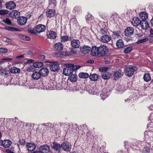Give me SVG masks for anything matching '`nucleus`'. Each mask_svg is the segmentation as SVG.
I'll list each match as a JSON object with an SVG mask.
<instances>
[{
    "mask_svg": "<svg viewBox=\"0 0 153 153\" xmlns=\"http://www.w3.org/2000/svg\"><path fill=\"white\" fill-rule=\"evenodd\" d=\"M108 51L107 47L104 45H101L99 47L94 46L92 47L91 54L93 56H103L106 55Z\"/></svg>",
    "mask_w": 153,
    "mask_h": 153,
    "instance_id": "1",
    "label": "nucleus"
},
{
    "mask_svg": "<svg viewBox=\"0 0 153 153\" xmlns=\"http://www.w3.org/2000/svg\"><path fill=\"white\" fill-rule=\"evenodd\" d=\"M66 67L63 70V74L66 76H69L73 72L72 66H73V64L66 63L64 64Z\"/></svg>",
    "mask_w": 153,
    "mask_h": 153,
    "instance_id": "2",
    "label": "nucleus"
},
{
    "mask_svg": "<svg viewBox=\"0 0 153 153\" xmlns=\"http://www.w3.org/2000/svg\"><path fill=\"white\" fill-rule=\"evenodd\" d=\"M137 69V68L135 66L127 67L125 70L126 75L128 76H132L134 73L136 71Z\"/></svg>",
    "mask_w": 153,
    "mask_h": 153,
    "instance_id": "3",
    "label": "nucleus"
},
{
    "mask_svg": "<svg viewBox=\"0 0 153 153\" xmlns=\"http://www.w3.org/2000/svg\"><path fill=\"white\" fill-rule=\"evenodd\" d=\"M49 151V146L45 145L40 146L39 148V151H36L34 153H48Z\"/></svg>",
    "mask_w": 153,
    "mask_h": 153,
    "instance_id": "4",
    "label": "nucleus"
},
{
    "mask_svg": "<svg viewBox=\"0 0 153 153\" xmlns=\"http://www.w3.org/2000/svg\"><path fill=\"white\" fill-rule=\"evenodd\" d=\"M61 147L64 151L69 152L71 149V146L69 143L65 142L61 144Z\"/></svg>",
    "mask_w": 153,
    "mask_h": 153,
    "instance_id": "5",
    "label": "nucleus"
},
{
    "mask_svg": "<svg viewBox=\"0 0 153 153\" xmlns=\"http://www.w3.org/2000/svg\"><path fill=\"white\" fill-rule=\"evenodd\" d=\"M80 52L84 54L88 53L91 50L90 47L85 45L81 46L80 48Z\"/></svg>",
    "mask_w": 153,
    "mask_h": 153,
    "instance_id": "6",
    "label": "nucleus"
},
{
    "mask_svg": "<svg viewBox=\"0 0 153 153\" xmlns=\"http://www.w3.org/2000/svg\"><path fill=\"white\" fill-rule=\"evenodd\" d=\"M80 42L78 39H73L71 41V46L75 48H78L80 46Z\"/></svg>",
    "mask_w": 153,
    "mask_h": 153,
    "instance_id": "7",
    "label": "nucleus"
},
{
    "mask_svg": "<svg viewBox=\"0 0 153 153\" xmlns=\"http://www.w3.org/2000/svg\"><path fill=\"white\" fill-rule=\"evenodd\" d=\"M26 146L28 151L31 152L34 150L36 147V145L33 143H27Z\"/></svg>",
    "mask_w": 153,
    "mask_h": 153,
    "instance_id": "8",
    "label": "nucleus"
},
{
    "mask_svg": "<svg viewBox=\"0 0 153 153\" xmlns=\"http://www.w3.org/2000/svg\"><path fill=\"white\" fill-rule=\"evenodd\" d=\"M51 147L55 151L59 152L62 148L61 145L56 142H53L51 145Z\"/></svg>",
    "mask_w": 153,
    "mask_h": 153,
    "instance_id": "9",
    "label": "nucleus"
},
{
    "mask_svg": "<svg viewBox=\"0 0 153 153\" xmlns=\"http://www.w3.org/2000/svg\"><path fill=\"white\" fill-rule=\"evenodd\" d=\"M134 29L131 27H127L124 31L125 36H131L134 33Z\"/></svg>",
    "mask_w": 153,
    "mask_h": 153,
    "instance_id": "10",
    "label": "nucleus"
},
{
    "mask_svg": "<svg viewBox=\"0 0 153 153\" xmlns=\"http://www.w3.org/2000/svg\"><path fill=\"white\" fill-rule=\"evenodd\" d=\"M27 19L26 17L21 16L17 20L18 24L21 25H25L27 22Z\"/></svg>",
    "mask_w": 153,
    "mask_h": 153,
    "instance_id": "11",
    "label": "nucleus"
},
{
    "mask_svg": "<svg viewBox=\"0 0 153 153\" xmlns=\"http://www.w3.org/2000/svg\"><path fill=\"white\" fill-rule=\"evenodd\" d=\"M59 65L55 62L52 63L50 66V69L52 71H57L59 69Z\"/></svg>",
    "mask_w": 153,
    "mask_h": 153,
    "instance_id": "12",
    "label": "nucleus"
},
{
    "mask_svg": "<svg viewBox=\"0 0 153 153\" xmlns=\"http://www.w3.org/2000/svg\"><path fill=\"white\" fill-rule=\"evenodd\" d=\"M45 30V27L44 25L39 24L38 25L36 28V31L37 33H40L44 31Z\"/></svg>",
    "mask_w": 153,
    "mask_h": 153,
    "instance_id": "13",
    "label": "nucleus"
},
{
    "mask_svg": "<svg viewBox=\"0 0 153 153\" xmlns=\"http://www.w3.org/2000/svg\"><path fill=\"white\" fill-rule=\"evenodd\" d=\"M12 143V142L6 139L1 140V144L2 146L5 148L9 147L11 145Z\"/></svg>",
    "mask_w": 153,
    "mask_h": 153,
    "instance_id": "14",
    "label": "nucleus"
},
{
    "mask_svg": "<svg viewBox=\"0 0 153 153\" xmlns=\"http://www.w3.org/2000/svg\"><path fill=\"white\" fill-rule=\"evenodd\" d=\"M100 39L102 42L106 43L111 40V37L108 35L105 34L101 36Z\"/></svg>",
    "mask_w": 153,
    "mask_h": 153,
    "instance_id": "15",
    "label": "nucleus"
},
{
    "mask_svg": "<svg viewBox=\"0 0 153 153\" xmlns=\"http://www.w3.org/2000/svg\"><path fill=\"white\" fill-rule=\"evenodd\" d=\"M6 7L7 8L11 10L14 9L16 6V4L12 1H10L6 3L5 4Z\"/></svg>",
    "mask_w": 153,
    "mask_h": 153,
    "instance_id": "16",
    "label": "nucleus"
},
{
    "mask_svg": "<svg viewBox=\"0 0 153 153\" xmlns=\"http://www.w3.org/2000/svg\"><path fill=\"white\" fill-rule=\"evenodd\" d=\"M39 73L41 76H47L48 74V70L46 68H42L40 69Z\"/></svg>",
    "mask_w": 153,
    "mask_h": 153,
    "instance_id": "17",
    "label": "nucleus"
},
{
    "mask_svg": "<svg viewBox=\"0 0 153 153\" xmlns=\"http://www.w3.org/2000/svg\"><path fill=\"white\" fill-rule=\"evenodd\" d=\"M109 95V93L108 92V90L106 89H103L102 91L100 94V96L103 100Z\"/></svg>",
    "mask_w": 153,
    "mask_h": 153,
    "instance_id": "18",
    "label": "nucleus"
},
{
    "mask_svg": "<svg viewBox=\"0 0 153 153\" xmlns=\"http://www.w3.org/2000/svg\"><path fill=\"white\" fill-rule=\"evenodd\" d=\"M142 29H147L149 27L148 22L145 20H141L140 24Z\"/></svg>",
    "mask_w": 153,
    "mask_h": 153,
    "instance_id": "19",
    "label": "nucleus"
},
{
    "mask_svg": "<svg viewBox=\"0 0 153 153\" xmlns=\"http://www.w3.org/2000/svg\"><path fill=\"white\" fill-rule=\"evenodd\" d=\"M53 48L56 50H62L63 48V45L60 42H58L54 44L53 45Z\"/></svg>",
    "mask_w": 153,
    "mask_h": 153,
    "instance_id": "20",
    "label": "nucleus"
},
{
    "mask_svg": "<svg viewBox=\"0 0 153 153\" xmlns=\"http://www.w3.org/2000/svg\"><path fill=\"white\" fill-rule=\"evenodd\" d=\"M141 21L137 17H136L133 18L131 22L132 24L134 26H137L140 24Z\"/></svg>",
    "mask_w": 153,
    "mask_h": 153,
    "instance_id": "21",
    "label": "nucleus"
},
{
    "mask_svg": "<svg viewBox=\"0 0 153 153\" xmlns=\"http://www.w3.org/2000/svg\"><path fill=\"white\" fill-rule=\"evenodd\" d=\"M57 36V34L53 31H49L47 35L48 38L51 39H55Z\"/></svg>",
    "mask_w": 153,
    "mask_h": 153,
    "instance_id": "22",
    "label": "nucleus"
},
{
    "mask_svg": "<svg viewBox=\"0 0 153 153\" xmlns=\"http://www.w3.org/2000/svg\"><path fill=\"white\" fill-rule=\"evenodd\" d=\"M20 15L19 12L16 10H13L10 13V16L13 18H16Z\"/></svg>",
    "mask_w": 153,
    "mask_h": 153,
    "instance_id": "23",
    "label": "nucleus"
},
{
    "mask_svg": "<svg viewBox=\"0 0 153 153\" xmlns=\"http://www.w3.org/2000/svg\"><path fill=\"white\" fill-rule=\"evenodd\" d=\"M88 92L91 94L98 95L99 94V91L97 88L95 87H92L88 90Z\"/></svg>",
    "mask_w": 153,
    "mask_h": 153,
    "instance_id": "24",
    "label": "nucleus"
},
{
    "mask_svg": "<svg viewBox=\"0 0 153 153\" xmlns=\"http://www.w3.org/2000/svg\"><path fill=\"white\" fill-rule=\"evenodd\" d=\"M41 76L39 72L37 71L34 72L32 75V78L34 80H38L40 78Z\"/></svg>",
    "mask_w": 153,
    "mask_h": 153,
    "instance_id": "25",
    "label": "nucleus"
},
{
    "mask_svg": "<svg viewBox=\"0 0 153 153\" xmlns=\"http://www.w3.org/2000/svg\"><path fill=\"white\" fill-rule=\"evenodd\" d=\"M124 45L123 41L121 39H119L116 42V46L119 48H123Z\"/></svg>",
    "mask_w": 153,
    "mask_h": 153,
    "instance_id": "26",
    "label": "nucleus"
},
{
    "mask_svg": "<svg viewBox=\"0 0 153 153\" xmlns=\"http://www.w3.org/2000/svg\"><path fill=\"white\" fill-rule=\"evenodd\" d=\"M73 13L75 14L79 13L82 12V9L81 7L76 6L75 7L72 11Z\"/></svg>",
    "mask_w": 153,
    "mask_h": 153,
    "instance_id": "27",
    "label": "nucleus"
},
{
    "mask_svg": "<svg viewBox=\"0 0 153 153\" xmlns=\"http://www.w3.org/2000/svg\"><path fill=\"white\" fill-rule=\"evenodd\" d=\"M139 17L142 20H145L148 19V15L146 12H143L140 13Z\"/></svg>",
    "mask_w": 153,
    "mask_h": 153,
    "instance_id": "28",
    "label": "nucleus"
},
{
    "mask_svg": "<svg viewBox=\"0 0 153 153\" xmlns=\"http://www.w3.org/2000/svg\"><path fill=\"white\" fill-rule=\"evenodd\" d=\"M89 78L91 81H96L99 78V75L95 74H90L89 76Z\"/></svg>",
    "mask_w": 153,
    "mask_h": 153,
    "instance_id": "29",
    "label": "nucleus"
},
{
    "mask_svg": "<svg viewBox=\"0 0 153 153\" xmlns=\"http://www.w3.org/2000/svg\"><path fill=\"white\" fill-rule=\"evenodd\" d=\"M47 16L50 18L54 16L55 10L53 9H49L47 12Z\"/></svg>",
    "mask_w": 153,
    "mask_h": 153,
    "instance_id": "30",
    "label": "nucleus"
},
{
    "mask_svg": "<svg viewBox=\"0 0 153 153\" xmlns=\"http://www.w3.org/2000/svg\"><path fill=\"white\" fill-rule=\"evenodd\" d=\"M111 73L108 72H105L102 74V77L104 79H109L111 76Z\"/></svg>",
    "mask_w": 153,
    "mask_h": 153,
    "instance_id": "31",
    "label": "nucleus"
},
{
    "mask_svg": "<svg viewBox=\"0 0 153 153\" xmlns=\"http://www.w3.org/2000/svg\"><path fill=\"white\" fill-rule=\"evenodd\" d=\"M56 0H49L48 7L53 8L56 6Z\"/></svg>",
    "mask_w": 153,
    "mask_h": 153,
    "instance_id": "32",
    "label": "nucleus"
},
{
    "mask_svg": "<svg viewBox=\"0 0 153 153\" xmlns=\"http://www.w3.org/2000/svg\"><path fill=\"white\" fill-rule=\"evenodd\" d=\"M70 23L71 24L75 25H76L78 24L76 18L74 16H71V20H70Z\"/></svg>",
    "mask_w": 153,
    "mask_h": 153,
    "instance_id": "33",
    "label": "nucleus"
},
{
    "mask_svg": "<svg viewBox=\"0 0 153 153\" xmlns=\"http://www.w3.org/2000/svg\"><path fill=\"white\" fill-rule=\"evenodd\" d=\"M20 69L16 67H12L10 69V71L13 73H18L20 72Z\"/></svg>",
    "mask_w": 153,
    "mask_h": 153,
    "instance_id": "34",
    "label": "nucleus"
},
{
    "mask_svg": "<svg viewBox=\"0 0 153 153\" xmlns=\"http://www.w3.org/2000/svg\"><path fill=\"white\" fill-rule=\"evenodd\" d=\"M5 28L6 30L11 31H19V30L17 28L15 27H12L10 26H5Z\"/></svg>",
    "mask_w": 153,
    "mask_h": 153,
    "instance_id": "35",
    "label": "nucleus"
},
{
    "mask_svg": "<svg viewBox=\"0 0 153 153\" xmlns=\"http://www.w3.org/2000/svg\"><path fill=\"white\" fill-rule=\"evenodd\" d=\"M79 77L82 78H86L89 77V75L87 73H85L83 72L80 73L79 74Z\"/></svg>",
    "mask_w": 153,
    "mask_h": 153,
    "instance_id": "36",
    "label": "nucleus"
},
{
    "mask_svg": "<svg viewBox=\"0 0 153 153\" xmlns=\"http://www.w3.org/2000/svg\"><path fill=\"white\" fill-rule=\"evenodd\" d=\"M120 31L114 32H113L112 36L114 39L118 38L120 36Z\"/></svg>",
    "mask_w": 153,
    "mask_h": 153,
    "instance_id": "37",
    "label": "nucleus"
},
{
    "mask_svg": "<svg viewBox=\"0 0 153 153\" xmlns=\"http://www.w3.org/2000/svg\"><path fill=\"white\" fill-rule=\"evenodd\" d=\"M121 75V71L120 70L115 71L113 74V76L115 78H117L120 77Z\"/></svg>",
    "mask_w": 153,
    "mask_h": 153,
    "instance_id": "38",
    "label": "nucleus"
},
{
    "mask_svg": "<svg viewBox=\"0 0 153 153\" xmlns=\"http://www.w3.org/2000/svg\"><path fill=\"white\" fill-rule=\"evenodd\" d=\"M69 79L71 82H74L77 79L76 75L75 74H72L69 78Z\"/></svg>",
    "mask_w": 153,
    "mask_h": 153,
    "instance_id": "39",
    "label": "nucleus"
},
{
    "mask_svg": "<svg viewBox=\"0 0 153 153\" xmlns=\"http://www.w3.org/2000/svg\"><path fill=\"white\" fill-rule=\"evenodd\" d=\"M144 80L148 82L151 79V77L149 74H145L143 76Z\"/></svg>",
    "mask_w": 153,
    "mask_h": 153,
    "instance_id": "40",
    "label": "nucleus"
},
{
    "mask_svg": "<svg viewBox=\"0 0 153 153\" xmlns=\"http://www.w3.org/2000/svg\"><path fill=\"white\" fill-rule=\"evenodd\" d=\"M19 36V38L23 40L29 41L30 39V38L29 37L22 34H20Z\"/></svg>",
    "mask_w": 153,
    "mask_h": 153,
    "instance_id": "41",
    "label": "nucleus"
},
{
    "mask_svg": "<svg viewBox=\"0 0 153 153\" xmlns=\"http://www.w3.org/2000/svg\"><path fill=\"white\" fill-rule=\"evenodd\" d=\"M34 66L36 68H40L43 65V64L42 62H36L33 63Z\"/></svg>",
    "mask_w": 153,
    "mask_h": 153,
    "instance_id": "42",
    "label": "nucleus"
},
{
    "mask_svg": "<svg viewBox=\"0 0 153 153\" xmlns=\"http://www.w3.org/2000/svg\"><path fill=\"white\" fill-rule=\"evenodd\" d=\"M55 86L53 82H50L48 84V89L50 90H52L54 88Z\"/></svg>",
    "mask_w": 153,
    "mask_h": 153,
    "instance_id": "43",
    "label": "nucleus"
},
{
    "mask_svg": "<svg viewBox=\"0 0 153 153\" xmlns=\"http://www.w3.org/2000/svg\"><path fill=\"white\" fill-rule=\"evenodd\" d=\"M35 67L34 66L33 64V65H30L28 66L27 70L29 72H31L34 71L35 70Z\"/></svg>",
    "mask_w": 153,
    "mask_h": 153,
    "instance_id": "44",
    "label": "nucleus"
},
{
    "mask_svg": "<svg viewBox=\"0 0 153 153\" xmlns=\"http://www.w3.org/2000/svg\"><path fill=\"white\" fill-rule=\"evenodd\" d=\"M148 40V39L147 38H145L142 39H139L137 41V44H140L143 43L147 41Z\"/></svg>",
    "mask_w": 153,
    "mask_h": 153,
    "instance_id": "45",
    "label": "nucleus"
},
{
    "mask_svg": "<svg viewBox=\"0 0 153 153\" xmlns=\"http://www.w3.org/2000/svg\"><path fill=\"white\" fill-rule=\"evenodd\" d=\"M18 120V119L17 117H15L14 118L11 119L10 120V123L12 125H14L16 123Z\"/></svg>",
    "mask_w": 153,
    "mask_h": 153,
    "instance_id": "46",
    "label": "nucleus"
},
{
    "mask_svg": "<svg viewBox=\"0 0 153 153\" xmlns=\"http://www.w3.org/2000/svg\"><path fill=\"white\" fill-rule=\"evenodd\" d=\"M69 40V37L68 36H62L61 37V42H64L67 41Z\"/></svg>",
    "mask_w": 153,
    "mask_h": 153,
    "instance_id": "47",
    "label": "nucleus"
},
{
    "mask_svg": "<svg viewBox=\"0 0 153 153\" xmlns=\"http://www.w3.org/2000/svg\"><path fill=\"white\" fill-rule=\"evenodd\" d=\"M93 18V17L91 15L89 14H88V15H87L86 17V19L88 23L91 22V19H92Z\"/></svg>",
    "mask_w": 153,
    "mask_h": 153,
    "instance_id": "48",
    "label": "nucleus"
},
{
    "mask_svg": "<svg viewBox=\"0 0 153 153\" xmlns=\"http://www.w3.org/2000/svg\"><path fill=\"white\" fill-rule=\"evenodd\" d=\"M147 127L150 131H153V123L151 122L150 123H148L147 125Z\"/></svg>",
    "mask_w": 153,
    "mask_h": 153,
    "instance_id": "49",
    "label": "nucleus"
},
{
    "mask_svg": "<svg viewBox=\"0 0 153 153\" xmlns=\"http://www.w3.org/2000/svg\"><path fill=\"white\" fill-rule=\"evenodd\" d=\"M132 50V48L131 47H128L125 49L124 50V53L126 54L130 52Z\"/></svg>",
    "mask_w": 153,
    "mask_h": 153,
    "instance_id": "50",
    "label": "nucleus"
},
{
    "mask_svg": "<svg viewBox=\"0 0 153 153\" xmlns=\"http://www.w3.org/2000/svg\"><path fill=\"white\" fill-rule=\"evenodd\" d=\"M8 13V11L6 10H0V15H4L7 14Z\"/></svg>",
    "mask_w": 153,
    "mask_h": 153,
    "instance_id": "51",
    "label": "nucleus"
},
{
    "mask_svg": "<svg viewBox=\"0 0 153 153\" xmlns=\"http://www.w3.org/2000/svg\"><path fill=\"white\" fill-rule=\"evenodd\" d=\"M67 0H61L60 3V4L65 7L66 5Z\"/></svg>",
    "mask_w": 153,
    "mask_h": 153,
    "instance_id": "52",
    "label": "nucleus"
},
{
    "mask_svg": "<svg viewBox=\"0 0 153 153\" xmlns=\"http://www.w3.org/2000/svg\"><path fill=\"white\" fill-rule=\"evenodd\" d=\"M7 49L4 48H0V53H5L7 52Z\"/></svg>",
    "mask_w": 153,
    "mask_h": 153,
    "instance_id": "53",
    "label": "nucleus"
},
{
    "mask_svg": "<svg viewBox=\"0 0 153 153\" xmlns=\"http://www.w3.org/2000/svg\"><path fill=\"white\" fill-rule=\"evenodd\" d=\"M107 69L108 68H107L104 67L100 68L99 69V70L100 71L102 72V73H104L105 72H107Z\"/></svg>",
    "mask_w": 153,
    "mask_h": 153,
    "instance_id": "54",
    "label": "nucleus"
},
{
    "mask_svg": "<svg viewBox=\"0 0 153 153\" xmlns=\"http://www.w3.org/2000/svg\"><path fill=\"white\" fill-rule=\"evenodd\" d=\"M80 67H81V66H79V65L74 66V65L73 64V66H72V71H73L76 70L78 69Z\"/></svg>",
    "mask_w": 153,
    "mask_h": 153,
    "instance_id": "55",
    "label": "nucleus"
},
{
    "mask_svg": "<svg viewBox=\"0 0 153 153\" xmlns=\"http://www.w3.org/2000/svg\"><path fill=\"white\" fill-rule=\"evenodd\" d=\"M38 58L40 60H43L45 59V57L43 55H40L38 56Z\"/></svg>",
    "mask_w": 153,
    "mask_h": 153,
    "instance_id": "56",
    "label": "nucleus"
},
{
    "mask_svg": "<svg viewBox=\"0 0 153 153\" xmlns=\"http://www.w3.org/2000/svg\"><path fill=\"white\" fill-rule=\"evenodd\" d=\"M3 22H4L9 25H10L11 23L10 20L7 18H6V19L4 20Z\"/></svg>",
    "mask_w": 153,
    "mask_h": 153,
    "instance_id": "57",
    "label": "nucleus"
},
{
    "mask_svg": "<svg viewBox=\"0 0 153 153\" xmlns=\"http://www.w3.org/2000/svg\"><path fill=\"white\" fill-rule=\"evenodd\" d=\"M2 74L5 77H7L8 75L7 71L6 70H4L2 72Z\"/></svg>",
    "mask_w": 153,
    "mask_h": 153,
    "instance_id": "58",
    "label": "nucleus"
},
{
    "mask_svg": "<svg viewBox=\"0 0 153 153\" xmlns=\"http://www.w3.org/2000/svg\"><path fill=\"white\" fill-rule=\"evenodd\" d=\"M101 33L103 35L106 34L107 33V30L105 29H101L100 30Z\"/></svg>",
    "mask_w": 153,
    "mask_h": 153,
    "instance_id": "59",
    "label": "nucleus"
},
{
    "mask_svg": "<svg viewBox=\"0 0 153 153\" xmlns=\"http://www.w3.org/2000/svg\"><path fill=\"white\" fill-rule=\"evenodd\" d=\"M56 88L58 90L61 89L62 87V85L60 83H58L56 85Z\"/></svg>",
    "mask_w": 153,
    "mask_h": 153,
    "instance_id": "60",
    "label": "nucleus"
},
{
    "mask_svg": "<svg viewBox=\"0 0 153 153\" xmlns=\"http://www.w3.org/2000/svg\"><path fill=\"white\" fill-rule=\"evenodd\" d=\"M28 32L32 34H35V31L32 28H29L28 29Z\"/></svg>",
    "mask_w": 153,
    "mask_h": 153,
    "instance_id": "61",
    "label": "nucleus"
},
{
    "mask_svg": "<svg viewBox=\"0 0 153 153\" xmlns=\"http://www.w3.org/2000/svg\"><path fill=\"white\" fill-rule=\"evenodd\" d=\"M12 59V58H10L9 57H6L4 58H3L2 59V60L4 62V61H11Z\"/></svg>",
    "mask_w": 153,
    "mask_h": 153,
    "instance_id": "62",
    "label": "nucleus"
},
{
    "mask_svg": "<svg viewBox=\"0 0 153 153\" xmlns=\"http://www.w3.org/2000/svg\"><path fill=\"white\" fill-rule=\"evenodd\" d=\"M71 52L72 53L74 54L77 53V51L74 48H71Z\"/></svg>",
    "mask_w": 153,
    "mask_h": 153,
    "instance_id": "63",
    "label": "nucleus"
},
{
    "mask_svg": "<svg viewBox=\"0 0 153 153\" xmlns=\"http://www.w3.org/2000/svg\"><path fill=\"white\" fill-rule=\"evenodd\" d=\"M149 149L148 147H145L144 149H143L144 151L146 152H148L149 151Z\"/></svg>",
    "mask_w": 153,
    "mask_h": 153,
    "instance_id": "64",
    "label": "nucleus"
}]
</instances>
